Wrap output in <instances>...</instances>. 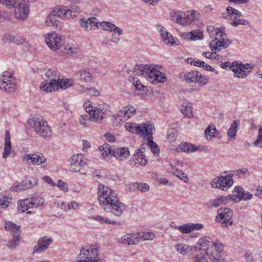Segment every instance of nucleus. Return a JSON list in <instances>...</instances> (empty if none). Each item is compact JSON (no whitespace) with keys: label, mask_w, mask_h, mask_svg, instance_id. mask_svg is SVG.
I'll return each mask as SVG.
<instances>
[{"label":"nucleus","mask_w":262,"mask_h":262,"mask_svg":"<svg viewBox=\"0 0 262 262\" xmlns=\"http://www.w3.org/2000/svg\"><path fill=\"white\" fill-rule=\"evenodd\" d=\"M211 184L213 187L226 190L233 184V180L231 176H221L214 179Z\"/></svg>","instance_id":"obj_15"},{"label":"nucleus","mask_w":262,"mask_h":262,"mask_svg":"<svg viewBox=\"0 0 262 262\" xmlns=\"http://www.w3.org/2000/svg\"><path fill=\"white\" fill-rule=\"evenodd\" d=\"M216 129L214 125H209L205 130V136L208 140H210L214 136Z\"/></svg>","instance_id":"obj_45"},{"label":"nucleus","mask_w":262,"mask_h":262,"mask_svg":"<svg viewBox=\"0 0 262 262\" xmlns=\"http://www.w3.org/2000/svg\"><path fill=\"white\" fill-rule=\"evenodd\" d=\"M49 80H45L40 85L41 91L46 92H52V89L56 82L60 78V73L55 68H50L45 74Z\"/></svg>","instance_id":"obj_9"},{"label":"nucleus","mask_w":262,"mask_h":262,"mask_svg":"<svg viewBox=\"0 0 262 262\" xmlns=\"http://www.w3.org/2000/svg\"><path fill=\"white\" fill-rule=\"evenodd\" d=\"M231 25L233 27H237L238 25H243L245 26L249 25V22L244 19L241 18L237 19L236 20L233 21L231 23Z\"/></svg>","instance_id":"obj_57"},{"label":"nucleus","mask_w":262,"mask_h":262,"mask_svg":"<svg viewBox=\"0 0 262 262\" xmlns=\"http://www.w3.org/2000/svg\"><path fill=\"white\" fill-rule=\"evenodd\" d=\"M239 120H235L231 124L228 132V136L231 139H235V137L237 131V127L239 126Z\"/></svg>","instance_id":"obj_39"},{"label":"nucleus","mask_w":262,"mask_h":262,"mask_svg":"<svg viewBox=\"0 0 262 262\" xmlns=\"http://www.w3.org/2000/svg\"><path fill=\"white\" fill-rule=\"evenodd\" d=\"M235 196L239 200L247 201L251 200L253 196L252 193L246 191L241 187H236L234 189Z\"/></svg>","instance_id":"obj_28"},{"label":"nucleus","mask_w":262,"mask_h":262,"mask_svg":"<svg viewBox=\"0 0 262 262\" xmlns=\"http://www.w3.org/2000/svg\"><path fill=\"white\" fill-rule=\"evenodd\" d=\"M171 17L173 21L185 26L191 24L194 20H198L200 17V13L195 10L186 12H173Z\"/></svg>","instance_id":"obj_7"},{"label":"nucleus","mask_w":262,"mask_h":262,"mask_svg":"<svg viewBox=\"0 0 262 262\" xmlns=\"http://www.w3.org/2000/svg\"><path fill=\"white\" fill-rule=\"evenodd\" d=\"M179 147L184 152H192L194 151V145L185 142L180 144Z\"/></svg>","instance_id":"obj_47"},{"label":"nucleus","mask_w":262,"mask_h":262,"mask_svg":"<svg viewBox=\"0 0 262 262\" xmlns=\"http://www.w3.org/2000/svg\"><path fill=\"white\" fill-rule=\"evenodd\" d=\"M154 128V127L152 125V128H150V131L147 132L142 137L145 140H148L147 144L150 147L152 152L157 154L159 152V149L158 147L157 144L152 141V130Z\"/></svg>","instance_id":"obj_23"},{"label":"nucleus","mask_w":262,"mask_h":262,"mask_svg":"<svg viewBox=\"0 0 262 262\" xmlns=\"http://www.w3.org/2000/svg\"><path fill=\"white\" fill-rule=\"evenodd\" d=\"M182 114L187 116V117H191L192 116V108L191 106L189 105H182L181 108Z\"/></svg>","instance_id":"obj_52"},{"label":"nucleus","mask_w":262,"mask_h":262,"mask_svg":"<svg viewBox=\"0 0 262 262\" xmlns=\"http://www.w3.org/2000/svg\"><path fill=\"white\" fill-rule=\"evenodd\" d=\"M227 201V197L219 196L210 200L209 202L207 203V205L209 207H217L221 204H226Z\"/></svg>","instance_id":"obj_37"},{"label":"nucleus","mask_w":262,"mask_h":262,"mask_svg":"<svg viewBox=\"0 0 262 262\" xmlns=\"http://www.w3.org/2000/svg\"><path fill=\"white\" fill-rule=\"evenodd\" d=\"M138 241L139 234L137 233H127L118 240L120 243L129 245L136 244Z\"/></svg>","instance_id":"obj_24"},{"label":"nucleus","mask_w":262,"mask_h":262,"mask_svg":"<svg viewBox=\"0 0 262 262\" xmlns=\"http://www.w3.org/2000/svg\"><path fill=\"white\" fill-rule=\"evenodd\" d=\"M92 219L98 222L100 224H112V225H115L117 224L118 225H120V223L115 221H111L105 217H103L101 215H96V216H93L92 217Z\"/></svg>","instance_id":"obj_43"},{"label":"nucleus","mask_w":262,"mask_h":262,"mask_svg":"<svg viewBox=\"0 0 262 262\" xmlns=\"http://www.w3.org/2000/svg\"><path fill=\"white\" fill-rule=\"evenodd\" d=\"M109 106L106 104H100L98 106L95 107L94 112H93V113H91V114L95 115L96 117H94L100 122L103 118V116L104 114L106 112Z\"/></svg>","instance_id":"obj_29"},{"label":"nucleus","mask_w":262,"mask_h":262,"mask_svg":"<svg viewBox=\"0 0 262 262\" xmlns=\"http://www.w3.org/2000/svg\"><path fill=\"white\" fill-rule=\"evenodd\" d=\"M134 186L136 187L139 190L142 192H146L149 190V186L146 183H136Z\"/></svg>","instance_id":"obj_55"},{"label":"nucleus","mask_w":262,"mask_h":262,"mask_svg":"<svg viewBox=\"0 0 262 262\" xmlns=\"http://www.w3.org/2000/svg\"><path fill=\"white\" fill-rule=\"evenodd\" d=\"M123 115L121 114H117L113 116V124L115 126H117L120 124L123 121Z\"/></svg>","instance_id":"obj_54"},{"label":"nucleus","mask_w":262,"mask_h":262,"mask_svg":"<svg viewBox=\"0 0 262 262\" xmlns=\"http://www.w3.org/2000/svg\"><path fill=\"white\" fill-rule=\"evenodd\" d=\"M52 242V238L47 236L40 238L37 242V244L33 248V252H40L46 250Z\"/></svg>","instance_id":"obj_21"},{"label":"nucleus","mask_w":262,"mask_h":262,"mask_svg":"<svg viewBox=\"0 0 262 262\" xmlns=\"http://www.w3.org/2000/svg\"><path fill=\"white\" fill-rule=\"evenodd\" d=\"M133 72L135 75L142 76L151 83L155 81L163 83L167 79L165 74L157 70L156 66L152 64H136Z\"/></svg>","instance_id":"obj_3"},{"label":"nucleus","mask_w":262,"mask_h":262,"mask_svg":"<svg viewBox=\"0 0 262 262\" xmlns=\"http://www.w3.org/2000/svg\"><path fill=\"white\" fill-rule=\"evenodd\" d=\"M119 113L123 115L124 120L128 119L135 115L136 113V109L131 105L123 107L119 112Z\"/></svg>","instance_id":"obj_35"},{"label":"nucleus","mask_w":262,"mask_h":262,"mask_svg":"<svg viewBox=\"0 0 262 262\" xmlns=\"http://www.w3.org/2000/svg\"><path fill=\"white\" fill-rule=\"evenodd\" d=\"M98 200L103 209L117 216H121L126 206L120 201L116 193L106 185H99Z\"/></svg>","instance_id":"obj_2"},{"label":"nucleus","mask_w":262,"mask_h":262,"mask_svg":"<svg viewBox=\"0 0 262 262\" xmlns=\"http://www.w3.org/2000/svg\"><path fill=\"white\" fill-rule=\"evenodd\" d=\"M251 69L250 66L249 64H246L245 65L241 63V68L239 69V74L238 75H235V77L238 78H245L248 74H249V71L246 72V70H248Z\"/></svg>","instance_id":"obj_44"},{"label":"nucleus","mask_w":262,"mask_h":262,"mask_svg":"<svg viewBox=\"0 0 262 262\" xmlns=\"http://www.w3.org/2000/svg\"><path fill=\"white\" fill-rule=\"evenodd\" d=\"M144 145L142 144L140 149L137 150V151L134 155L135 164H139L142 166H144L147 163V160L145 158V155L144 153L143 149H144Z\"/></svg>","instance_id":"obj_27"},{"label":"nucleus","mask_w":262,"mask_h":262,"mask_svg":"<svg viewBox=\"0 0 262 262\" xmlns=\"http://www.w3.org/2000/svg\"><path fill=\"white\" fill-rule=\"evenodd\" d=\"M132 81L134 85L137 90H141L144 88V86L142 85L140 81L136 77H133Z\"/></svg>","instance_id":"obj_61"},{"label":"nucleus","mask_w":262,"mask_h":262,"mask_svg":"<svg viewBox=\"0 0 262 262\" xmlns=\"http://www.w3.org/2000/svg\"><path fill=\"white\" fill-rule=\"evenodd\" d=\"M0 88L1 90L8 93L14 92L16 89L14 78L9 72H3L0 78Z\"/></svg>","instance_id":"obj_13"},{"label":"nucleus","mask_w":262,"mask_h":262,"mask_svg":"<svg viewBox=\"0 0 262 262\" xmlns=\"http://www.w3.org/2000/svg\"><path fill=\"white\" fill-rule=\"evenodd\" d=\"M90 30H94L97 29L100 23L95 17L90 18Z\"/></svg>","instance_id":"obj_58"},{"label":"nucleus","mask_w":262,"mask_h":262,"mask_svg":"<svg viewBox=\"0 0 262 262\" xmlns=\"http://www.w3.org/2000/svg\"><path fill=\"white\" fill-rule=\"evenodd\" d=\"M170 167L168 168L172 173L178 177L181 180L183 181L185 183H188L189 179L187 174L181 170H179L176 165L169 164Z\"/></svg>","instance_id":"obj_32"},{"label":"nucleus","mask_w":262,"mask_h":262,"mask_svg":"<svg viewBox=\"0 0 262 262\" xmlns=\"http://www.w3.org/2000/svg\"><path fill=\"white\" fill-rule=\"evenodd\" d=\"M224 27H220L216 29V37L212 40L209 46L213 52H219L222 49L228 48L231 41L226 38L227 35L223 32Z\"/></svg>","instance_id":"obj_8"},{"label":"nucleus","mask_w":262,"mask_h":262,"mask_svg":"<svg viewBox=\"0 0 262 262\" xmlns=\"http://www.w3.org/2000/svg\"><path fill=\"white\" fill-rule=\"evenodd\" d=\"M10 19L11 16L9 13L0 10V23L10 21Z\"/></svg>","instance_id":"obj_56"},{"label":"nucleus","mask_w":262,"mask_h":262,"mask_svg":"<svg viewBox=\"0 0 262 262\" xmlns=\"http://www.w3.org/2000/svg\"><path fill=\"white\" fill-rule=\"evenodd\" d=\"M199 72L198 71H191L186 73H182L180 74V77L189 83L196 82L199 77Z\"/></svg>","instance_id":"obj_33"},{"label":"nucleus","mask_w":262,"mask_h":262,"mask_svg":"<svg viewBox=\"0 0 262 262\" xmlns=\"http://www.w3.org/2000/svg\"><path fill=\"white\" fill-rule=\"evenodd\" d=\"M28 124L39 136L45 139L51 138L52 131L47 121L39 115H35L28 120Z\"/></svg>","instance_id":"obj_4"},{"label":"nucleus","mask_w":262,"mask_h":262,"mask_svg":"<svg viewBox=\"0 0 262 262\" xmlns=\"http://www.w3.org/2000/svg\"><path fill=\"white\" fill-rule=\"evenodd\" d=\"M69 170L72 172H78L88 165L89 160L82 154H74L69 159Z\"/></svg>","instance_id":"obj_10"},{"label":"nucleus","mask_w":262,"mask_h":262,"mask_svg":"<svg viewBox=\"0 0 262 262\" xmlns=\"http://www.w3.org/2000/svg\"><path fill=\"white\" fill-rule=\"evenodd\" d=\"M177 251L183 255H186L188 251H195L194 247H190L183 244H179L176 246Z\"/></svg>","instance_id":"obj_41"},{"label":"nucleus","mask_w":262,"mask_h":262,"mask_svg":"<svg viewBox=\"0 0 262 262\" xmlns=\"http://www.w3.org/2000/svg\"><path fill=\"white\" fill-rule=\"evenodd\" d=\"M82 89L81 91L82 92H86V94L91 96H98L100 95L99 92L95 88L92 87L90 88H84V86H81Z\"/></svg>","instance_id":"obj_48"},{"label":"nucleus","mask_w":262,"mask_h":262,"mask_svg":"<svg viewBox=\"0 0 262 262\" xmlns=\"http://www.w3.org/2000/svg\"><path fill=\"white\" fill-rule=\"evenodd\" d=\"M5 228L8 231H9L11 232H12L13 235L14 234H20L18 232L19 229L20 228V226H17V225H16L13 223H11V222L6 223Z\"/></svg>","instance_id":"obj_46"},{"label":"nucleus","mask_w":262,"mask_h":262,"mask_svg":"<svg viewBox=\"0 0 262 262\" xmlns=\"http://www.w3.org/2000/svg\"><path fill=\"white\" fill-rule=\"evenodd\" d=\"M94 116V115H91L90 114H85L84 115L81 116L79 118V122L80 124L83 126H88L92 121L99 122V121L97 120ZM95 117H96L95 115Z\"/></svg>","instance_id":"obj_38"},{"label":"nucleus","mask_w":262,"mask_h":262,"mask_svg":"<svg viewBox=\"0 0 262 262\" xmlns=\"http://www.w3.org/2000/svg\"><path fill=\"white\" fill-rule=\"evenodd\" d=\"M157 29L159 32L162 40L165 44L175 45H177V41L175 40L171 34L168 33L166 29L161 25H157Z\"/></svg>","instance_id":"obj_19"},{"label":"nucleus","mask_w":262,"mask_h":262,"mask_svg":"<svg viewBox=\"0 0 262 262\" xmlns=\"http://www.w3.org/2000/svg\"><path fill=\"white\" fill-rule=\"evenodd\" d=\"M221 67L223 69L229 68L230 70L234 72L235 75H238V74H239L241 63H239L236 61L232 63L229 61H227L221 63Z\"/></svg>","instance_id":"obj_36"},{"label":"nucleus","mask_w":262,"mask_h":262,"mask_svg":"<svg viewBox=\"0 0 262 262\" xmlns=\"http://www.w3.org/2000/svg\"><path fill=\"white\" fill-rule=\"evenodd\" d=\"M100 253V247L97 244L82 246L77 256V259L73 262H103Z\"/></svg>","instance_id":"obj_5"},{"label":"nucleus","mask_w":262,"mask_h":262,"mask_svg":"<svg viewBox=\"0 0 262 262\" xmlns=\"http://www.w3.org/2000/svg\"><path fill=\"white\" fill-rule=\"evenodd\" d=\"M152 125V124L150 122H146L140 125L135 123L127 122L125 124L124 127L127 131L140 134L143 137L147 132L150 131Z\"/></svg>","instance_id":"obj_14"},{"label":"nucleus","mask_w":262,"mask_h":262,"mask_svg":"<svg viewBox=\"0 0 262 262\" xmlns=\"http://www.w3.org/2000/svg\"><path fill=\"white\" fill-rule=\"evenodd\" d=\"M198 245L194 247L196 252H200L195 255V262H209L207 258L211 262H224L221 255V243L214 242L209 237L205 236L199 239Z\"/></svg>","instance_id":"obj_1"},{"label":"nucleus","mask_w":262,"mask_h":262,"mask_svg":"<svg viewBox=\"0 0 262 262\" xmlns=\"http://www.w3.org/2000/svg\"><path fill=\"white\" fill-rule=\"evenodd\" d=\"M203 228L204 225L201 223H187L177 227L178 230L183 233H189L193 231L202 229Z\"/></svg>","instance_id":"obj_22"},{"label":"nucleus","mask_w":262,"mask_h":262,"mask_svg":"<svg viewBox=\"0 0 262 262\" xmlns=\"http://www.w3.org/2000/svg\"><path fill=\"white\" fill-rule=\"evenodd\" d=\"M74 83L73 80L72 79H59V80L53 86L52 92L56 91L59 89L66 90L70 88Z\"/></svg>","instance_id":"obj_26"},{"label":"nucleus","mask_w":262,"mask_h":262,"mask_svg":"<svg viewBox=\"0 0 262 262\" xmlns=\"http://www.w3.org/2000/svg\"><path fill=\"white\" fill-rule=\"evenodd\" d=\"M233 216L232 211L228 208H220L217 210V216L216 218H220L223 220L222 223L223 227H227L229 225H231L233 222L231 218Z\"/></svg>","instance_id":"obj_17"},{"label":"nucleus","mask_w":262,"mask_h":262,"mask_svg":"<svg viewBox=\"0 0 262 262\" xmlns=\"http://www.w3.org/2000/svg\"><path fill=\"white\" fill-rule=\"evenodd\" d=\"M99 26L102 29L114 33H116L118 35H120L122 34V31L119 27L116 26L110 22H101L100 23Z\"/></svg>","instance_id":"obj_30"},{"label":"nucleus","mask_w":262,"mask_h":262,"mask_svg":"<svg viewBox=\"0 0 262 262\" xmlns=\"http://www.w3.org/2000/svg\"><path fill=\"white\" fill-rule=\"evenodd\" d=\"M262 143V128L260 127L258 130V136L255 141L254 142L253 145L255 146H258L260 144Z\"/></svg>","instance_id":"obj_60"},{"label":"nucleus","mask_w":262,"mask_h":262,"mask_svg":"<svg viewBox=\"0 0 262 262\" xmlns=\"http://www.w3.org/2000/svg\"><path fill=\"white\" fill-rule=\"evenodd\" d=\"M16 0H5L3 5L8 8H13L16 5Z\"/></svg>","instance_id":"obj_63"},{"label":"nucleus","mask_w":262,"mask_h":262,"mask_svg":"<svg viewBox=\"0 0 262 262\" xmlns=\"http://www.w3.org/2000/svg\"><path fill=\"white\" fill-rule=\"evenodd\" d=\"M31 199L33 201L34 208L37 207L38 206L42 205L43 204L44 201L41 198H32Z\"/></svg>","instance_id":"obj_59"},{"label":"nucleus","mask_w":262,"mask_h":262,"mask_svg":"<svg viewBox=\"0 0 262 262\" xmlns=\"http://www.w3.org/2000/svg\"><path fill=\"white\" fill-rule=\"evenodd\" d=\"M22 160L23 161L30 160L32 164L41 166L42 168H46L48 165L47 159L42 154H25L23 156Z\"/></svg>","instance_id":"obj_16"},{"label":"nucleus","mask_w":262,"mask_h":262,"mask_svg":"<svg viewBox=\"0 0 262 262\" xmlns=\"http://www.w3.org/2000/svg\"><path fill=\"white\" fill-rule=\"evenodd\" d=\"M74 7H72V9H62L59 6H57L50 13L46 21L48 26L57 27L58 18L65 17L67 19L73 18L75 17L78 12L73 11Z\"/></svg>","instance_id":"obj_6"},{"label":"nucleus","mask_w":262,"mask_h":262,"mask_svg":"<svg viewBox=\"0 0 262 262\" xmlns=\"http://www.w3.org/2000/svg\"><path fill=\"white\" fill-rule=\"evenodd\" d=\"M130 155L129 149L127 147L115 148L113 151V156L119 161H123L127 159Z\"/></svg>","instance_id":"obj_25"},{"label":"nucleus","mask_w":262,"mask_h":262,"mask_svg":"<svg viewBox=\"0 0 262 262\" xmlns=\"http://www.w3.org/2000/svg\"><path fill=\"white\" fill-rule=\"evenodd\" d=\"M157 29L159 32L162 40L165 44L175 45H177V41L175 40L171 34L168 33L166 29L161 25H157Z\"/></svg>","instance_id":"obj_20"},{"label":"nucleus","mask_w":262,"mask_h":262,"mask_svg":"<svg viewBox=\"0 0 262 262\" xmlns=\"http://www.w3.org/2000/svg\"><path fill=\"white\" fill-rule=\"evenodd\" d=\"M191 40H201L203 38V33L199 30H193L190 32Z\"/></svg>","instance_id":"obj_53"},{"label":"nucleus","mask_w":262,"mask_h":262,"mask_svg":"<svg viewBox=\"0 0 262 262\" xmlns=\"http://www.w3.org/2000/svg\"><path fill=\"white\" fill-rule=\"evenodd\" d=\"M137 234H139V238L142 241L152 240L155 237L154 234L151 232H142Z\"/></svg>","instance_id":"obj_51"},{"label":"nucleus","mask_w":262,"mask_h":262,"mask_svg":"<svg viewBox=\"0 0 262 262\" xmlns=\"http://www.w3.org/2000/svg\"><path fill=\"white\" fill-rule=\"evenodd\" d=\"M0 88L1 90L8 93L14 92L16 89L14 78L9 72H3L0 78Z\"/></svg>","instance_id":"obj_12"},{"label":"nucleus","mask_w":262,"mask_h":262,"mask_svg":"<svg viewBox=\"0 0 262 262\" xmlns=\"http://www.w3.org/2000/svg\"><path fill=\"white\" fill-rule=\"evenodd\" d=\"M46 43L52 50H56L61 46V36L56 33L46 34L45 36Z\"/></svg>","instance_id":"obj_18"},{"label":"nucleus","mask_w":262,"mask_h":262,"mask_svg":"<svg viewBox=\"0 0 262 262\" xmlns=\"http://www.w3.org/2000/svg\"><path fill=\"white\" fill-rule=\"evenodd\" d=\"M20 234H14L13 238L11 239L8 244V246L11 249H14L17 246L19 243Z\"/></svg>","instance_id":"obj_49"},{"label":"nucleus","mask_w":262,"mask_h":262,"mask_svg":"<svg viewBox=\"0 0 262 262\" xmlns=\"http://www.w3.org/2000/svg\"><path fill=\"white\" fill-rule=\"evenodd\" d=\"M99 149L104 159L107 161L108 160L109 155L113 156L114 149H112V147L108 144H104L99 148Z\"/></svg>","instance_id":"obj_40"},{"label":"nucleus","mask_w":262,"mask_h":262,"mask_svg":"<svg viewBox=\"0 0 262 262\" xmlns=\"http://www.w3.org/2000/svg\"><path fill=\"white\" fill-rule=\"evenodd\" d=\"M12 150L11 143L10 141V134L9 132L7 130L5 131V146L4 150L3 153V158L6 159L10 155Z\"/></svg>","instance_id":"obj_31"},{"label":"nucleus","mask_w":262,"mask_h":262,"mask_svg":"<svg viewBox=\"0 0 262 262\" xmlns=\"http://www.w3.org/2000/svg\"><path fill=\"white\" fill-rule=\"evenodd\" d=\"M226 11L230 14V15H234V19L237 17H240L242 16V14L240 11L231 6H228L226 8Z\"/></svg>","instance_id":"obj_50"},{"label":"nucleus","mask_w":262,"mask_h":262,"mask_svg":"<svg viewBox=\"0 0 262 262\" xmlns=\"http://www.w3.org/2000/svg\"><path fill=\"white\" fill-rule=\"evenodd\" d=\"M56 185L62 191H67L68 190V184L61 180L58 181V184Z\"/></svg>","instance_id":"obj_64"},{"label":"nucleus","mask_w":262,"mask_h":262,"mask_svg":"<svg viewBox=\"0 0 262 262\" xmlns=\"http://www.w3.org/2000/svg\"><path fill=\"white\" fill-rule=\"evenodd\" d=\"M208 82V79L206 77L199 73V77L196 82H198L202 85H204L206 84Z\"/></svg>","instance_id":"obj_62"},{"label":"nucleus","mask_w":262,"mask_h":262,"mask_svg":"<svg viewBox=\"0 0 262 262\" xmlns=\"http://www.w3.org/2000/svg\"><path fill=\"white\" fill-rule=\"evenodd\" d=\"M80 79L85 82H90L93 79L92 74L86 70H81L79 72Z\"/></svg>","instance_id":"obj_42"},{"label":"nucleus","mask_w":262,"mask_h":262,"mask_svg":"<svg viewBox=\"0 0 262 262\" xmlns=\"http://www.w3.org/2000/svg\"><path fill=\"white\" fill-rule=\"evenodd\" d=\"M34 207L33 201L31 198L21 200L18 202L17 209L19 212H24Z\"/></svg>","instance_id":"obj_34"},{"label":"nucleus","mask_w":262,"mask_h":262,"mask_svg":"<svg viewBox=\"0 0 262 262\" xmlns=\"http://www.w3.org/2000/svg\"><path fill=\"white\" fill-rule=\"evenodd\" d=\"M30 3L28 0H16L14 8V16L17 19L24 20L30 11Z\"/></svg>","instance_id":"obj_11"}]
</instances>
